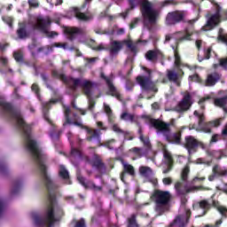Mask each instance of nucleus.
Returning <instances> with one entry per match:
<instances>
[{
    "mask_svg": "<svg viewBox=\"0 0 227 227\" xmlns=\"http://www.w3.org/2000/svg\"><path fill=\"white\" fill-rule=\"evenodd\" d=\"M190 79H192V81H199L200 76H198V74H194L192 76H190Z\"/></svg>",
    "mask_w": 227,
    "mask_h": 227,
    "instance_id": "obj_62",
    "label": "nucleus"
},
{
    "mask_svg": "<svg viewBox=\"0 0 227 227\" xmlns=\"http://www.w3.org/2000/svg\"><path fill=\"white\" fill-rule=\"evenodd\" d=\"M66 34L67 35L68 40H75L77 35H82V29L78 28V27H67L66 28Z\"/></svg>",
    "mask_w": 227,
    "mask_h": 227,
    "instance_id": "obj_22",
    "label": "nucleus"
},
{
    "mask_svg": "<svg viewBox=\"0 0 227 227\" xmlns=\"http://www.w3.org/2000/svg\"><path fill=\"white\" fill-rule=\"evenodd\" d=\"M210 52H212V49H210V48H208L207 50V55H206V59H210Z\"/></svg>",
    "mask_w": 227,
    "mask_h": 227,
    "instance_id": "obj_60",
    "label": "nucleus"
},
{
    "mask_svg": "<svg viewBox=\"0 0 227 227\" xmlns=\"http://www.w3.org/2000/svg\"><path fill=\"white\" fill-rule=\"evenodd\" d=\"M141 12L144 17V23L150 29L148 26H153L159 19V12L153 9L152 3L144 1L141 4Z\"/></svg>",
    "mask_w": 227,
    "mask_h": 227,
    "instance_id": "obj_5",
    "label": "nucleus"
},
{
    "mask_svg": "<svg viewBox=\"0 0 227 227\" xmlns=\"http://www.w3.org/2000/svg\"><path fill=\"white\" fill-rule=\"evenodd\" d=\"M17 34L19 38L20 39H24V38H27V32H26V28L24 27H20L17 30Z\"/></svg>",
    "mask_w": 227,
    "mask_h": 227,
    "instance_id": "obj_38",
    "label": "nucleus"
},
{
    "mask_svg": "<svg viewBox=\"0 0 227 227\" xmlns=\"http://www.w3.org/2000/svg\"><path fill=\"white\" fill-rule=\"evenodd\" d=\"M142 69L147 74V76L142 75L137 77V82L141 86L142 90H145V91H157L155 83H153L151 79L152 71L145 67H142Z\"/></svg>",
    "mask_w": 227,
    "mask_h": 227,
    "instance_id": "obj_6",
    "label": "nucleus"
},
{
    "mask_svg": "<svg viewBox=\"0 0 227 227\" xmlns=\"http://www.w3.org/2000/svg\"><path fill=\"white\" fill-rule=\"evenodd\" d=\"M199 207L204 210L203 215H205L207 214V210L210 209V203L207 200H201L199 202Z\"/></svg>",
    "mask_w": 227,
    "mask_h": 227,
    "instance_id": "obj_35",
    "label": "nucleus"
},
{
    "mask_svg": "<svg viewBox=\"0 0 227 227\" xmlns=\"http://www.w3.org/2000/svg\"><path fill=\"white\" fill-rule=\"evenodd\" d=\"M221 23V6H215V12L207 15V23L202 27V31H210Z\"/></svg>",
    "mask_w": 227,
    "mask_h": 227,
    "instance_id": "obj_7",
    "label": "nucleus"
},
{
    "mask_svg": "<svg viewBox=\"0 0 227 227\" xmlns=\"http://www.w3.org/2000/svg\"><path fill=\"white\" fill-rule=\"evenodd\" d=\"M34 27L35 29H40V31H43V33L49 34V29L51 27V18H37L36 23Z\"/></svg>",
    "mask_w": 227,
    "mask_h": 227,
    "instance_id": "obj_12",
    "label": "nucleus"
},
{
    "mask_svg": "<svg viewBox=\"0 0 227 227\" xmlns=\"http://www.w3.org/2000/svg\"><path fill=\"white\" fill-rule=\"evenodd\" d=\"M171 38H175L178 40L179 42H183V40H191V34L188 30H185V32H177L176 34L172 35H167L165 37V42H169Z\"/></svg>",
    "mask_w": 227,
    "mask_h": 227,
    "instance_id": "obj_18",
    "label": "nucleus"
},
{
    "mask_svg": "<svg viewBox=\"0 0 227 227\" xmlns=\"http://www.w3.org/2000/svg\"><path fill=\"white\" fill-rule=\"evenodd\" d=\"M187 13L184 11H175L168 12L167 15L166 22L168 26H175L178 22H182L185 19Z\"/></svg>",
    "mask_w": 227,
    "mask_h": 227,
    "instance_id": "obj_9",
    "label": "nucleus"
},
{
    "mask_svg": "<svg viewBox=\"0 0 227 227\" xmlns=\"http://www.w3.org/2000/svg\"><path fill=\"white\" fill-rule=\"evenodd\" d=\"M13 58H14L15 61H17L18 63H22L24 61V54L20 51H14Z\"/></svg>",
    "mask_w": 227,
    "mask_h": 227,
    "instance_id": "obj_36",
    "label": "nucleus"
},
{
    "mask_svg": "<svg viewBox=\"0 0 227 227\" xmlns=\"http://www.w3.org/2000/svg\"><path fill=\"white\" fill-rule=\"evenodd\" d=\"M219 136L214 135L211 138V143H217Z\"/></svg>",
    "mask_w": 227,
    "mask_h": 227,
    "instance_id": "obj_58",
    "label": "nucleus"
},
{
    "mask_svg": "<svg viewBox=\"0 0 227 227\" xmlns=\"http://www.w3.org/2000/svg\"><path fill=\"white\" fill-rule=\"evenodd\" d=\"M151 125L156 129L158 136H163L168 143L173 145H180L182 141V134L180 132L171 135V127H175V119L170 120L169 122H165L159 120H152Z\"/></svg>",
    "mask_w": 227,
    "mask_h": 227,
    "instance_id": "obj_2",
    "label": "nucleus"
},
{
    "mask_svg": "<svg viewBox=\"0 0 227 227\" xmlns=\"http://www.w3.org/2000/svg\"><path fill=\"white\" fill-rule=\"evenodd\" d=\"M221 80V74L218 73H213L207 75L206 80V86H215V82Z\"/></svg>",
    "mask_w": 227,
    "mask_h": 227,
    "instance_id": "obj_23",
    "label": "nucleus"
},
{
    "mask_svg": "<svg viewBox=\"0 0 227 227\" xmlns=\"http://www.w3.org/2000/svg\"><path fill=\"white\" fill-rule=\"evenodd\" d=\"M104 110L105 113H106L107 116H111V114H113V110H111V106H109L106 103H104Z\"/></svg>",
    "mask_w": 227,
    "mask_h": 227,
    "instance_id": "obj_46",
    "label": "nucleus"
},
{
    "mask_svg": "<svg viewBox=\"0 0 227 227\" xmlns=\"http://www.w3.org/2000/svg\"><path fill=\"white\" fill-rule=\"evenodd\" d=\"M122 42H123V45H126L128 49H129L132 52L136 51V45L132 43V41L123 40Z\"/></svg>",
    "mask_w": 227,
    "mask_h": 227,
    "instance_id": "obj_41",
    "label": "nucleus"
},
{
    "mask_svg": "<svg viewBox=\"0 0 227 227\" xmlns=\"http://www.w3.org/2000/svg\"><path fill=\"white\" fill-rule=\"evenodd\" d=\"M74 227H86V223L84 222L83 218L76 222Z\"/></svg>",
    "mask_w": 227,
    "mask_h": 227,
    "instance_id": "obj_49",
    "label": "nucleus"
},
{
    "mask_svg": "<svg viewBox=\"0 0 227 227\" xmlns=\"http://www.w3.org/2000/svg\"><path fill=\"white\" fill-rule=\"evenodd\" d=\"M32 91H35L38 95V85L36 83L32 85Z\"/></svg>",
    "mask_w": 227,
    "mask_h": 227,
    "instance_id": "obj_56",
    "label": "nucleus"
},
{
    "mask_svg": "<svg viewBox=\"0 0 227 227\" xmlns=\"http://www.w3.org/2000/svg\"><path fill=\"white\" fill-rule=\"evenodd\" d=\"M77 180L80 184L83 185L86 189H90V191H93L94 192H100L102 191L101 185H97L93 181H88L86 183L84 177H82L81 175L77 176Z\"/></svg>",
    "mask_w": 227,
    "mask_h": 227,
    "instance_id": "obj_16",
    "label": "nucleus"
},
{
    "mask_svg": "<svg viewBox=\"0 0 227 227\" xmlns=\"http://www.w3.org/2000/svg\"><path fill=\"white\" fill-rule=\"evenodd\" d=\"M218 212H220V214H222V215H224L227 212V209L224 207H218Z\"/></svg>",
    "mask_w": 227,
    "mask_h": 227,
    "instance_id": "obj_54",
    "label": "nucleus"
},
{
    "mask_svg": "<svg viewBox=\"0 0 227 227\" xmlns=\"http://www.w3.org/2000/svg\"><path fill=\"white\" fill-rule=\"evenodd\" d=\"M54 208H56V195L50 193L48 197V207L43 217H40L36 213L32 214V219L35 226L38 227H52L54 223L59 221V216L54 215Z\"/></svg>",
    "mask_w": 227,
    "mask_h": 227,
    "instance_id": "obj_1",
    "label": "nucleus"
},
{
    "mask_svg": "<svg viewBox=\"0 0 227 227\" xmlns=\"http://www.w3.org/2000/svg\"><path fill=\"white\" fill-rule=\"evenodd\" d=\"M215 106L217 107H223V111L227 113L226 106H227V96L224 98H215L214 101Z\"/></svg>",
    "mask_w": 227,
    "mask_h": 227,
    "instance_id": "obj_28",
    "label": "nucleus"
},
{
    "mask_svg": "<svg viewBox=\"0 0 227 227\" xmlns=\"http://www.w3.org/2000/svg\"><path fill=\"white\" fill-rule=\"evenodd\" d=\"M175 191L176 196H185V194H189V192L198 191V186H189L184 182H176L175 184Z\"/></svg>",
    "mask_w": 227,
    "mask_h": 227,
    "instance_id": "obj_10",
    "label": "nucleus"
},
{
    "mask_svg": "<svg viewBox=\"0 0 227 227\" xmlns=\"http://www.w3.org/2000/svg\"><path fill=\"white\" fill-rule=\"evenodd\" d=\"M191 107V95L186 94L184 98L174 107L176 113H185Z\"/></svg>",
    "mask_w": 227,
    "mask_h": 227,
    "instance_id": "obj_14",
    "label": "nucleus"
},
{
    "mask_svg": "<svg viewBox=\"0 0 227 227\" xmlns=\"http://www.w3.org/2000/svg\"><path fill=\"white\" fill-rule=\"evenodd\" d=\"M207 125L208 127H219V125H221V121L215 120V121H210Z\"/></svg>",
    "mask_w": 227,
    "mask_h": 227,
    "instance_id": "obj_48",
    "label": "nucleus"
},
{
    "mask_svg": "<svg viewBox=\"0 0 227 227\" xmlns=\"http://www.w3.org/2000/svg\"><path fill=\"white\" fill-rule=\"evenodd\" d=\"M129 152H132L135 155H137V157H143V155H145V151L141 147H133Z\"/></svg>",
    "mask_w": 227,
    "mask_h": 227,
    "instance_id": "obj_37",
    "label": "nucleus"
},
{
    "mask_svg": "<svg viewBox=\"0 0 227 227\" xmlns=\"http://www.w3.org/2000/svg\"><path fill=\"white\" fill-rule=\"evenodd\" d=\"M123 166L124 173H128L130 176H134L136 175V170L134 169V166L129 164L127 161H121Z\"/></svg>",
    "mask_w": 227,
    "mask_h": 227,
    "instance_id": "obj_27",
    "label": "nucleus"
},
{
    "mask_svg": "<svg viewBox=\"0 0 227 227\" xmlns=\"http://www.w3.org/2000/svg\"><path fill=\"white\" fill-rule=\"evenodd\" d=\"M205 181V177H194L192 181H191V184L192 185H194V184H196V182H203Z\"/></svg>",
    "mask_w": 227,
    "mask_h": 227,
    "instance_id": "obj_51",
    "label": "nucleus"
},
{
    "mask_svg": "<svg viewBox=\"0 0 227 227\" xmlns=\"http://www.w3.org/2000/svg\"><path fill=\"white\" fill-rule=\"evenodd\" d=\"M55 47H61L62 49H67V43H55Z\"/></svg>",
    "mask_w": 227,
    "mask_h": 227,
    "instance_id": "obj_59",
    "label": "nucleus"
},
{
    "mask_svg": "<svg viewBox=\"0 0 227 227\" xmlns=\"http://www.w3.org/2000/svg\"><path fill=\"white\" fill-rule=\"evenodd\" d=\"M168 79L175 82L176 86H180V82L178 81V74L175 71L168 70Z\"/></svg>",
    "mask_w": 227,
    "mask_h": 227,
    "instance_id": "obj_30",
    "label": "nucleus"
},
{
    "mask_svg": "<svg viewBox=\"0 0 227 227\" xmlns=\"http://www.w3.org/2000/svg\"><path fill=\"white\" fill-rule=\"evenodd\" d=\"M129 227H139L137 222H136V215H131L129 218Z\"/></svg>",
    "mask_w": 227,
    "mask_h": 227,
    "instance_id": "obj_39",
    "label": "nucleus"
},
{
    "mask_svg": "<svg viewBox=\"0 0 227 227\" xmlns=\"http://www.w3.org/2000/svg\"><path fill=\"white\" fill-rule=\"evenodd\" d=\"M0 107L4 109L7 113V103L4 102V99L3 98H0Z\"/></svg>",
    "mask_w": 227,
    "mask_h": 227,
    "instance_id": "obj_50",
    "label": "nucleus"
},
{
    "mask_svg": "<svg viewBox=\"0 0 227 227\" xmlns=\"http://www.w3.org/2000/svg\"><path fill=\"white\" fill-rule=\"evenodd\" d=\"M113 130L117 134H123L124 136H127V134H129V131H123V129H120V126H118V124L113 125Z\"/></svg>",
    "mask_w": 227,
    "mask_h": 227,
    "instance_id": "obj_40",
    "label": "nucleus"
},
{
    "mask_svg": "<svg viewBox=\"0 0 227 227\" xmlns=\"http://www.w3.org/2000/svg\"><path fill=\"white\" fill-rule=\"evenodd\" d=\"M189 173H191V167L186 165L181 172L182 182H187V180H189Z\"/></svg>",
    "mask_w": 227,
    "mask_h": 227,
    "instance_id": "obj_32",
    "label": "nucleus"
},
{
    "mask_svg": "<svg viewBox=\"0 0 227 227\" xmlns=\"http://www.w3.org/2000/svg\"><path fill=\"white\" fill-rule=\"evenodd\" d=\"M102 79H105L107 87H108V95H111V97H114L115 98H117V100H121V96L120 95V91H118V90L116 89V87H114V85L113 84V80H111V78L106 77V75L101 74Z\"/></svg>",
    "mask_w": 227,
    "mask_h": 227,
    "instance_id": "obj_15",
    "label": "nucleus"
},
{
    "mask_svg": "<svg viewBox=\"0 0 227 227\" xmlns=\"http://www.w3.org/2000/svg\"><path fill=\"white\" fill-rule=\"evenodd\" d=\"M72 13L76 17V19H79V20H90L91 19V15H86L82 12L78 8L73 7L71 9Z\"/></svg>",
    "mask_w": 227,
    "mask_h": 227,
    "instance_id": "obj_24",
    "label": "nucleus"
},
{
    "mask_svg": "<svg viewBox=\"0 0 227 227\" xmlns=\"http://www.w3.org/2000/svg\"><path fill=\"white\" fill-rule=\"evenodd\" d=\"M84 129L87 132V141H89V143H95L97 146H100V130L91 129L88 127H84Z\"/></svg>",
    "mask_w": 227,
    "mask_h": 227,
    "instance_id": "obj_13",
    "label": "nucleus"
},
{
    "mask_svg": "<svg viewBox=\"0 0 227 227\" xmlns=\"http://www.w3.org/2000/svg\"><path fill=\"white\" fill-rule=\"evenodd\" d=\"M175 65L177 67H182V61L180 59V55L178 54L177 51H175Z\"/></svg>",
    "mask_w": 227,
    "mask_h": 227,
    "instance_id": "obj_42",
    "label": "nucleus"
},
{
    "mask_svg": "<svg viewBox=\"0 0 227 227\" xmlns=\"http://www.w3.org/2000/svg\"><path fill=\"white\" fill-rule=\"evenodd\" d=\"M59 176L61 178H63L64 180H68V178L70 176L68 175V170H67V168H65V167H63V165L59 166Z\"/></svg>",
    "mask_w": 227,
    "mask_h": 227,
    "instance_id": "obj_34",
    "label": "nucleus"
},
{
    "mask_svg": "<svg viewBox=\"0 0 227 227\" xmlns=\"http://www.w3.org/2000/svg\"><path fill=\"white\" fill-rule=\"evenodd\" d=\"M53 75H56V77H59L60 81H63V82L68 84L72 88V90H77V88H82L87 97H91V93H93V90L98 88L97 82L89 80H82L81 78L67 77L63 73H59V71H53Z\"/></svg>",
    "mask_w": 227,
    "mask_h": 227,
    "instance_id": "obj_3",
    "label": "nucleus"
},
{
    "mask_svg": "<svg viewBox=\"0 0 227 227\" xmlns=\"http://www.w3.org/2000/svg\"><path fill=\"white\" fill-rule=\"evenodd\" d=\"M168 4H173V2L170 0H166L165 2H163V6H168Z\"/></svg>",
    "mask_w": 227,
    "mask_h": 227,
    "instance_id": "obj_63",
    "label": "nucleus"
},
{
    "mask_svg": "<svg viewBox=\"0 0 227 227\" xmlns=\"http://www.w3.org/2000/svg\"><path fill=\"white\" fill-rule=\"evenodd\" d=\"M123 49V42L122 41H111L109 54L112 58L114 56H118L120 54V51Z\"/></svg>",
    "mask_w": 227,
    "mask_h": 227,
    "instance_id": "obj_17",
    "label": "nucleus"
},
{
    "mask_svg": "<svg viewBox=\"0 0 227 227\" xmlns=\"http://www.w3.org/2000/svg\"><path fill=\"white\" fill-rule=\"evenodd\" d=\"M30 6L36 8L38 6V0H27Z\"/></svg>",
    "mask_w": 227,
    "mask_h": 227,
    "instance_id": "obj_53",
    "label": "nucleus"
},
{
    "mask_svg": "<svg viewBox=\"0 0 227 227\" xmlns=\"http://www.w3.org/2000/svg\"><path fill=\"white\" fill-rule=\"evenodd\" d=\"M76 159L77 160H81L82 159V153L79 149L72 148L71 150V160Z\"/></svg>",
    "mask_w": 227,
    "mask_h": 227,
    "instance_id": "obj_33",
    "label": "nucleus"
},
{
    "mask_svg": "<svg viewBox=\"0 0 227 227\" xmlns=\"http://www.w3.org/2000/svg\"><path fill=\"white\" fill-rule=\"evenodd\" d=\"M162 51L155 48L154 50H150L145 53V59L148 61H157V59H162Z\"/></svg>",
    "mask_w": 227,
    "mask_h": 227,
    "instance_id": "obj_20",
    "label": "nucleus"
},
{
    "mask_svg": "<svg viewBox=\"0 0 227 227\" xmlns=\"http://www.w3.org/2000/svg\"><path fill=\"white\" fill-rule=\"evenodd\" d=\"M193 114L194 116L198 117L200 129H203L204 132H207V133L210 132V128L208 127L203 128V122L205 121V115L203 114H200L198 111H194Z\"/></svg>",
    "mask_w": 227,
    "mask_h": 227,
    "instance_id": "obj_25",
    "label": "nucleus"
},
{
    "mask_svg": "<svg viewBox=\"0 0 227 227\" xmlns=\"http://www.w3.org/2000/svg\"><path fill=\"white\" fill-rule=\"evenodd\" d=\"M154 201V211L157 215H162L169 210V201H171V193L168 191L155 190L151 196Z\"/></svg>",
    "mask_w": 227,
    "mask_h": 227,
    "instance_id": "obj_4",
    "label": "nucleus"
},
{
    "mask_svg": "<svg viewBox=\"0 0 227 227\" xmlns=\"http://www.w3.org/2000/svg\"><path fill=\"white\" fill-rule=\"evenodd\" d=\"M215 176H227V168L215 165L213 168V175L208 176L209 182H214V180H215Z\"/></svg>",
    "mask_w": 227,
    "mask_h": 227,
    "instance_id": "obj_21",
    "label": "nucleus"
},
{
    "mask_svg": "<svg viewBox=\"0 0 227 227\" xmlns=\"http://www.w3.org/2000/svg\"><path fill=\"white\" fill-rule=\"evenodd\" d=\"M129 4L131 8H136V4H137V0H129Z\"/></svg>",
    "mask_w": 227,
    "mask_h": 227,
    "instance_id": "obj_57",
    "label": "nucleus"
},
{
    "mask_svg": "<svg viewBox=\"0 0 227 227\" xmlns=\"http://www.w3.org/2000/svg\"><path fill=\"white\" fill-rule=\"evenodd\" d=\"M134 88V82L128 81L126 84V90L127 91H130Z\"/></svg>",
    "mask_w": 227,
    "mask_h": 227,
    "instance_id": "obj_52",
    "label": "nucleus"
},
{
    "mask_svg": "<svg viewBox=\"0 0 227 227\" xmlns=\"http://www.w3.org/2000/svg\"><path fill=\"white\" fill-rule=\"evenodd\" d=\"M115 35H117L118 36L125 35V28L115 27Z\"/></svg>",
    "mask_w": 227,
    "mask_h": 227,
    "instance_id": "obj_45",
    "label": "nucleus"
},
{
    "mask_svg": "<svg viewBox=\"0 0 227 227\" xmlns=\"http://www.w3.org/2000/svg\"><path fill=\"white\" fill-rule=\"evenodd\" d=\"M162 183L165 185H171V184H173V179L171 177H165L162 179Z\"/></svg>",
    "mask_w": 227,
    "mask_h": 227,
    "instance_id": "obj_47",
    "label": "nucleus"
},
{
    "mask_svg": "<svg viewBox=\"0 0 227 227\" xmlns=\"http://www.w3.org/2000/svg\"><path fill=\"white\" fill-rule=\"evenodd\" d=\"M106 49V47L104 46V44H99L97 48L96 51H104Z\"/></svg>",
    "mask_w": 227,
    "mask_h": 227,
    "instance_id": "obj_61",
    "label": "nucleus"
},
{
    "mask_svg": "<svg viewBox=\"0 0 227 227\" xmlns=\"http://www.w3.org/2000/svg\"><path fill=\"white\" fill-rule=\"evenodd\" d=\"M191 209H186L184 213L176 216L174 221L168 227H186L189 224Z\"/></svg>",
    "mask_w": 227,
    "mask_h": 227,
    "instance_id": "obj_8",
    "label": "nucleus"
},
{
    "mask_svg": "<svg viewBox=\"0 0 227 227\" xmlns=\"http://www.w3.org/2000/svg\"><path fill=\"white\" fill-rule=\"evenodd\" d=\"M138 133H139V139H140V141H142V143L144 144V146H145V147H147L148 149H150V147L152 146V145L150 144V138L145 137L143 136V129H142L141 128H139Z\"/></svg>",
    "mask_w": 227,
    "mask_h": 227,
    "instance_id": "obj_31",
    "label": "nucleus"
},
{
    "mask_svg": "<svg viewBox=\"0 0 227 227\" xmlns=\"http://www.w3.org/2000/svg\"><path fill=\"white\" fill-rule=\"evenodd\" d=\"M83 160L87 164H90L92 168H95L100 173H106V165H104L100 158L97 155H93L91 159L88 156H84Z\"/></svg>",
    "mask_w": 227,
    "mask_h": 227,
    "instance_id": "obj_11",
    "label": "nucleus"
},
{
    "mask_svg": "<svg viewBox=\"0 0 227 227\" xmlns=\"http://www.w3.org/2000/svg\"><path fill=\"white\" fill-rule=\"evenodd\" d=\"M199 145L200 143L198 140H196V138H194L192 136H188L185 137V148L188 150L189 153H194Z\"/></svg>",
    "mask_w": 227,
    "mask_h": 227,
    "instance_id": "obj_19",
    "label": "nucleus"
},
{
    "mask_svg": "<svg viewBox=\"0 0 227 227\" xmlns=\"http://www.w3.org/2000/svg\"><path fill=\"white\" fill-rule=\"evenodd\" d=\"M121 120H124V121H130L131 123H137V116L127 112L121 114Z\"/></svg>",
    "mask_w": 227,
    "mask_h": 227,
    "instance_id": "obj_26",
    "label": "nucleus"
},
{
    "mask_svg": "<svg viewBox=\"0 0 227 227\" xmlns=\"http://www.w3.org/2000/svg\"><path fill=\"white\" fill-rule=\"evenodd\" d=\"M139 173L142 176L148 178V176H152L153 175V170L150 167L141 166L139 167Z\"/></svg>",
    "mask_w": 227,
    "mask_h": 227,
    "instance_id": "obj_29",
    "label": "nucleus"
},
{
    "mask_svg": "<svg viewBox=\"0 0 227 227\" xmlns=\"http://www.w3.org/2000/svg\"><path fill=\"white\" fill-rule=\"evenodd\" d=\"M164 157L167 159L168 162H171V153L164 152Z\"/></svg>",
    "mask_w": 227,
    "mask_h": 227,
    "instance_id": "obj_55",
    "label": "nucleus"
},
{
    "mask_svg": "<svg viewBox=\"0 0 227 227\" xmlns=\"http://www.w3.org/2000/svg\"><path fill=\"white\" fill-rule=\"evenodd\" d=\"M47 3H50L51 6H59L63 4V0H47Z\"/></svg>",
    "mask_w": 227,
    "mask_h": 227,
    "instance_id": "obj_44",
    "label": "nucleus"
},
{
    "mask_svg": "<svg viewBox=\"0 0 227 227\" xmlns=\"http://www.w3.org/2000/svg\"><path fill=\"white\" fill-rule=\"evenodd\" d=\"M152 107H153V109H155V110L159 109V103H153L152 105Z\"/></svg>",
    "mask_w": 227,
    "mask_h": 227,
    "instance_id": "obj_64",
    "label": "nucleus"
},
{
    "mask_svg": "<svg viewBox=\"0 0 227 227\" xmlns=\"http://www.w3.org/2000/svg\"><path fill=\"white\" fill-rule=\"evenodd\" d=\"M70 108L65 107V117H66V123H72V121H70Z\"/></svg>",
    "mask_w": 227,
    "mask_h": 227,
    "instance_id": "obj_43",
    "label": "nucleus"
}]
</instances>
